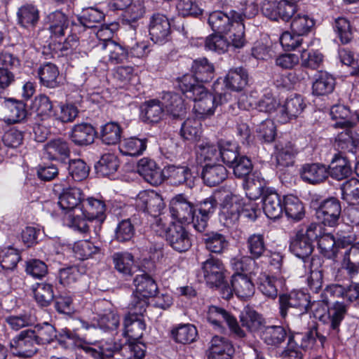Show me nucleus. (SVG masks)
<instances>
[{
  "instance_id": "nucleus-57",
  "label": "nucleus",
  "mask_w": 359,
  "mask_h": 359,
  "mask_svg": "<svg viewBox=\"0 0 359 359\" xmlns=\"http://www.w3.org/2000/svg\"><path fill=\"white\" fill-rule=\"evenodd\" d=\"M119 162L116 156L113 154H104L95 165V169L98 175L109 177L117 170Z\"/></svg>"
},
{
  "instance_id": "nucleus-37",
  "label": "nucleus",
  "mask_w": 359,
  "mask_h": 359,
  "mask_svg": "<svg viewBox=\"0 0 359 359\" xmlns=\"http://www.w3.org/2000/svg\"><path fill=\"white\" fill-rule=\"evenodd\" d=\"M97 48L104 51L109 61L113 64L123 62L128 57L127 50L114 41L100 42L97 45Z\"/></svg>"
},
{
  "instance_id": "nucleus-49",
  "label": "nucleus",
  "mask_w": 359,
  "mask_h": 359,
  "mask_svg": "<svg viewBox=\"0 0 359 359\" xmlns=\"http://www.w3.org/2000/svg\"><path fill=\"white\" fill-rule=\"evenodd\" d=\"M242 326L250 332H255L263 328L265 320L261 314L252 309L246 308L240 316Z\"/></svg>"
},
{
  "instance_id": "nucleus-63",
  "label": "nucleus",
  "mask_w": 359,
  "mask_h": 359,
  "mask_svg": "<svg viewBox=\"0 0 359 359\" xmlns=\"http://www.w3.org/2000/svg\"><path fill=\"white\" fill-rule=\"evenodd\" d=\"M334 29L343 44L351 42L353 37V27L347 18L339 17L335 19Z\"/></svg>"
},
{
  "instance_id": "nucleus-35",
  "label": "nucleus",
  "mask_w": 359,
  "mask_h": 359,
  "mask_svg": "<svg viewBox=\"0 0 359 359\" xmlns=\"http://www.w3.org/2000/svg\"><path fill=\"white\" fill-rule=\"evenodd\" d=\"M95 136V130L90 124L81 123L73 127L70 138L75 144L84 146L93 143Z\"/></svg>"
},
{
  "instance_id": "nucleus-27",
  "label": "nucleus",
  "mask_w": 359,
  "mask_h": 359,
  "mask_svg": "<svg viewBox=\"0 0 359 359\" xmlns=\"http://www.w3.org/2000/svg\"><path fill=\"white\" fill-rule=\"evenodd\" d=\"M170 333L175 342L182 344L196 341L198 336L196 327L190 323L178 324L171 328Z\"/></svg>"
},
{
  "instance_id": "nucleus-24",
  "label": "nucleus",
  "mask_w": 359,
  "mask_h": 359,
  "mask_svg": "<svg viewBox=\"0 0 359 359\" xmlns=\"http://www.w3.org/2000/svg\"><path fill=\"white\" fill-rule=\"evenodd\" d=\"M318 246L320 253L327 259H335L338 257L339 255H341L342 257L341 260H343L344 253L349 250V258L353 260L351 257V249H346L344 251L338 249L336 240L334 236L330 233L320 236L318 240Z\"/></svg>"
},
{
  "instance_id": "nucleus-3",
  "label": "nucleus",
  "mask_w": 359,
  "mask_h": 359,
  "mask_svg": "<svg viewBox=\"0 0 359 359\" xmlns=\"http://www.w3.org/2000/svg\"><path fill=\"white\" fill-rule=\"evenodd\" d=\"M206 319L213 329L218 332H225L224 323H226L233 337L242 339L246 337L245 332L240 327L236 318L222 308L216 306H209Z\"/></svg>"
},
{
  "instance_id": "nucleus-44",
  "label": "nucleus",
  "mask_w": 359,
  "mask_h": 359,
  "mask_svg": "<svg viewBox=\"0 0 359 359\" xmlns=\"http://www.w3.org/2000/svg\"><path fill=\"white\" fill-rule=\"evenodd\" d=\"M134 284L135 292L145 297H153L158 290L156 281L146 273L137 275L134 279Z\"/></svg>"
},
{
  "instance_id": "nucleus-42",
  "label": "nucleus",
  "mask_w": 359,
  "mask_h": 359,
  "mask_svg": "<svg viewBox=\"0 0 359 359\" xmlns=\"http://www.w3.org/2000/svg\"><path fill=\"white\" fill-rule=\"evenodd\" d=\"M147 139L131 137L123 140L119 144V151L124 156L141 155L147 149Z\"/></svg>"
},
{
  "instance_id": "nucleus-41",
  "label": "nucleus",
  "mask_w": 359,
  "mask_h": 359,
  "mask_svg": "<svg viewBox=\"0 0 359 359\" xmlns=\"http://www.w3.org/2000/svg\"><path fill=\"white\" fill-rule=\"evenodd\" d=\"M6 118L8 123H15L27 116L26 104L22 101L10 98L5 102Z\"/></svg>"
},
{
  "instance_id": "nucleus-51",
  "label": "nucleus",
  "mask_w": 359,
  "mask_h": 359,
  "mask_svg": "<svg viewBox=\"0 0 359 359\" xmlns=\"http://www.w3.org/2000/svg\"><path fill=\"white\" fill-rule=\"evenodd\" d=\"M219 144L218 145L208 140H202L196 147L197 159L201 162L213 161L219 158Z\"/></svg>"
},
{
  "instance_id": "nucleus-29",
  "label": "nucleus",
  "mask_w": 359,
  "mask_h": 359,
  "mask_svg": "<svg viewBox=\"0 0 359 359\" xmlns=\"http://www.w3.org/2000/svg\"><path fill=\"white\" fill-rule=\"evenodd\" d=\"M164 104L158 100H150L141 107L142 120L145 123H158L165 115Z\"/></svg>"
},
{
  "instance_id": "nucleus-23",
  "label": "nucleus",
  "mask_w": 359,
  "mask_h": 359,
  "mask_svg": "<svg viewBox=\"0 0 359 359\" xmlns=\"http://www.w3.org/2000/svg\"><path fill=\"white\" fill-rule=\"evenodd\" d=\"M263 211L271 219L280 217L283 212V205L280 196L273 191L266 190L262 198Z\"/></svg>"
},
{
  "instance_id": "nucleus-15",
  "label": "nucleus",
  "mask_w": 359,
  "mask_h": 359,
  "mask_svg": "<svg viewBox=\"0 0 359 359\" xmlns=\"http://www.w3.org/2000/svg\"><path fill=\"white\" fill-rule=\"evenodd\" d=\"M137 172L143 179L154 186L161 184L164 181V169L161 170L156 163L149 158H143L138 161Z\"/></svg>"
},
{
  "instance_id": "nucleus-13",
  "label": "nucleus",
  "mask_w": 359,
  "mask_h": 359,
  "mask_svg": "<svg viewBox=\"0 0 359 359\" xmlns=\"http://www.w3.org/2000/svg\"><path fill=\"white\" fill-rule=\"evenodd\" d=\"M306 104L300 95L294 94L287 97L284 104L279 107L278 121L285 123L299 116L304 110Z\"/></svg>"
},
{
  "instance_id": "nucleus-4",
  "label": "nucleus",
  "mask_w": 359,
  "mask_h": 359,
  "mask_svg": "<svg viewBox=\"0 0 359 359\" xmlns=\"http://www.w3.org/2000/svg\"><path fill=\"white\" fill-rule=\"evenodd\" d=\"M300 0H266L262 3V12L272 20L281 19L285 22L292 20L298 11L297 3Z\"/></svg>"
},
{
  "instance_id": "nucleus-52",
  "label": "nucleus",
  "mask_w": 359,
  "mask_h": 359,
  "mask_svg": "<svg viewBox=\"0 0 359 359\" xmlns=\"http://www.w3.org/2000/svg\"><path fill=\"white\" fill-rule=\"evenodd\" d=\"M248 75L243 68L230 69L226 76V86L235 90H242L248 84Z\"/></svg>"
},
{
  "instance_id": "nucleus-8",
  "label": "nucleus",
  "mask_w": 359,
  "mask_h": 359,
  "mask_svg": "<svg viewBox=\"0 0 359 359\" xmlns=\"http://www.w3.org/2000/svg\"><path fill=\"white\" fill-rule=\"evenodd\" d=\"M137 208L154 218L157 217L165 208L162 196L154 191H141L136 198Z\"/></svg>"
},
{
  "instance_id": "nucleus-60",
  "label": "nucleus",
  "mask_w": 359,
  "mask_h": 359,
  "mask_svg": "<svg viewBox=\"0 0 359 359\" xmlns=\"http://www.w3.org/2000/svg\"><path fill=\"white\" fill-rule=\"evenodd\" d=\"M342 199L350 205L359 203V180L351 178L344 182L341 187Z\"/></svg>"
},
{
  "instance_id": "nucleus-9",
  "label": "nucleus",
  "mask_w": 359,
  "mask_h": 359,
  "mask_svg": "<svg viewBox=\"0 0 359 359\" xmlns=\"http://www.w3.org/2000/svg\"><path fill=\"white\" fill-rule=\"evenodd\" d=\"M171 216L181 223H192L194 227L196 208L182 195L174 197L170 205Z\"/></svg>"
},
{
  "instance_id": "nucleus-18",
  "label": "nucleus",
  "mask_w": 359,
  "mask_h": 359,
  "mask_svg": "<svg viewBox=\"0 0 359 359\" xmlns=\"http://www.w3.org/2000/svg\"><path fill=\"white\" fill-rule=\"evenodd\" d=\"M323 260L320 257L314 255L311 257L306 267L309 270L307 285L309 290L313 293H318L323 287Z\"/></svg>"
},
{
  "instance_id": "nucleus-26",
  "label": "nucleus",
  "mask_w": 359,
  "mask_h": 359,
  "mask_svg": "<svg viewBox=\"0 0 359 359\" xmlns=\"http://www.w3.org/2000/svg\"><path fill=\"white\" fill-rule=\"evenodd\" d=\"M327 168L329 175L337 180L347 178L352 173L350 161L340 153L334 154Z\"/></svg>"
},
{
  "instance_id": "nucleus-40",
  "label": "nucleus",
  "mask_w": 359,
  "mask_h": 359,
  "mask_svg": "<svg viewBox=\"0 0 359 359\" xmlns=\"http://www.w3.org/2000/svg\"><path fill=\"white\" fill-rule=\"evenodd\" d=\"M203 241L205 248L210 252L221 254L228 249L229 242L226 236L217 231H211L204 234Z\"/></svg>"
},
{
  "instance_id": "nucleus-38",
  "label": "nucleus",
  "mask_w": 359,
  "mask_h": 359,
  "mask_svg": "<svg viewBox=\"0 0 359 359\" xmlns=\"http://www.w3.org/2000/svg\"><path fill=\"white\" fill-rule=\"evenodd\" d=\"M48 29L55 37H61L65 34L69 28V21L68 17L62 12L56 11L49 13L46 17Z\"/></svg>"
},
{
  "instance_id": "nucleus-34",
  "label": "nucleus",
  "mask_w": 359,
  "mask_h": 359,
  "mask_svg": "<svg viewBox=\"0 0 359 359\" xmlns=\"http://www.w3.org/2000/svg\"><path fill=\"white\" fill-rule=\"evenodd\" d=\"M287 333L280 325L264 326L260 332V338L268 346L278 347L285 341Z\"/></svg>"
},
{
  "instance_id": "nucleus-5",
  "label": "nucleus",
  "mask_w": 359,
  "mask_h": 359,
  "mask_svg": "<svg viewBox=\"0 0 359 359\" xmlns=\"http://www.w3.org/2000/svg\"><path fill=\"white\" fill-rule=\"evenodd\" d=\"M231 97V95L227 93L224 94H218L215 96L211 93H208L205 88L203 92L196 94L191 100L194 102V110L196 114L200 116L201 118H205L212 116L215 110L219 103L223 104L226 102Z\"/></svg>"
},
{
  "instance_id": "nucleus-10",
  "label": "nucleus",
  "mask_w": 359,
  "mask_h": 359,
  "mask_svg": "<svg viewBox=\"0 0 359 359\" xmlns=\"http://www.w3.org/2000/svg\"><path fill=\"white\" fill-rule=\"evenodd\" d=\"M149 32L155 43L162 45L168 41L171 34L168 18L163 14H154L150 18Z\"/></svg>"
},
{
  "instance_id": "nucleus-48",
  "label": "nucleus",
  "mask_w": 359,
  "mask_h": 359,
  "mask_svg": "<svg viewBox=\"0 0 359 359\" xmlns=\"http://www.w3.org/2000/svg\"><path fill=\"white\" fill-rule=\"evenodd\" d=\"M334 86V78L327 72H320L313 83V94L317 96L326 95L333 91Z\"/></svg>"
},
{
  "instance_id": "nucleus-58",
  "label": "nucleus",
  "mask_w": 359,
  "mask_h": 359,
  "mask_svg": "<svg viewBox=\"0 0 359 359\" xmlns=\"http://www.w3.org/2000/svg\"><path fill=\"white\" fill-rule=\"evenodd\" d=\"M346 275L355 283H359V261L351 260L349 258V250L344 253L342 260L341 268L338 272L339 278L344 277L342 274Z\"/></svg>"
},
{
  "instance_id": "nucleus-1",
  "label": "nucleus",
  "mask_w": 359,
  "mask_h": 359,
  "mask_svg": "<svg viewBox=\"0 0 359 359\" xmlns=\"http://www.w3.org/2000/svg\"><path fill=\"white\" fill-rule=\"evenodd\" d=\"M81 348L93 359H111L118 351H121L127 359H142L145 355V346L135 341H129L123 346L113 341H95L85 343Z\"/></svg>"
},
{
  "instance_id": "nucleus-39",
  "label": "nucleus",
  "mask_w": 359,
  "mask_h": 359,
  "mask_svg": "<svg viewBox=\"0 0 359 359\" xmlns=\"http://www.w3.org/2000/svg\"><path fill=\"white\" fill-rule=\"evenodd\" d=\"M83 198V195L79 188L69 187L64 189L60 194L58 205L62 210H72L81 204Z\"/></svg>"
},
{
  "instance_id": "nucleus-22",
  "label": "nucleus",
  "mask_w": 359,
  "mask_h": 359,
  "mask_svg": "<svg viewBox=\"0 0 359 359\" xmlns=\"http://www.w3.org/2000/svg\"><path fill=\"white\" fill-rule=\"evenodd\" d=\"M353 127L341 128L343 130L337 135L335 139V146L339 153L355 154L359 146V139L353 132Z\"/></svg>"
},
{
  "instance_id": "nucleus-64",
  "label": "nucleus",
  "mask_w": 359,
  "mask_h": 359,
  "mask_svg": "<svg viewBox=\"0 0 359 359\" xmlns=\"http://www.w3.org/2000/svg\"><path fill=\"white\" fill-rule=\"evenodd\" d=\"M225 34H217L214 32L206 37L205 48L207 50L216 52L219 54L225 53L230 46V43L223 36Z\"/></svg>"
},
{
  "instance_id": "nucleus-61",
  "label": "nucleus",
  "mask_w": 359,
  "mask_h": 359,
  "mask_svg": "<svg viewBox=\"0 0 359 359\" xmlns=\"http://www.w3.org/2000/svg\"><path fill=\"white\" fill-rule=\"evenodd\" d=\"M33 292L36 302L43 307L48 306L55 298L53 287L49 283H37Z\"/></svg>"
},
{
  "instance_id": "nucleus-59",
  "label": "nucleus",
  "mask_w": 359,
  "mask_h": 359,
  "mask_svg": "<svg viewBox=\"0 0 359 359\" xmlns=\"http://www.w3.org/2000/svg\"><path fill=\"white\" fill-rule=\"evenodd\" d=\"M100 252V248L88 240L77 241L73 247L74 257L79 260L92 258Z\"/></svg>"
},
{
  "instance_id": "nucleus-14",
  "label": "nucleus",
  "mask_w": 359,
  "mask_h": 359,
  "mask_svg": "<svg viewBox=\"0 0 359 359\" xmlns=\"http://www.w3.org/2000/svg\"><path fill=\"white\" fill-rule=\"evenodd\" d=\"M347 312V308L344 303L339 301L334 302L328 307L327 315L324 320L325 327H327V334L332 337H336L339 332L341 323L344 320Z\"/></svg>"
},
{
  "instance_id": "nucleus-45",
  "label": "nucleus",
  "mask_w": 359,
  "mask_h": 359,
  "mask_svg": "<svg viewBox=\"0 0 359 359\" xmlns=\"http://www.w3.org/2000/svg\"><path fill=\"white\" fill-rule=\"evenodd\" d=\"M213 65L203 57L195 60L191 65V72L196 79L203 83L211 81L214 77Z\"/></svg>"
},
{
  "instance_id": "nucleus-21",
  "label": "nucleus",
  "mask_w": 359,
  "mask_h": 359,
  "mask_svg": "<svg viewBox=\"0 0 359 359\" xmlns=\"http://www.w3.org/2000/svg\"><path fill=\"white\" fill-rule=\"evenodd\" d=\"M302 236V233L296 232L290 238L289 248L292 254L304 261V266L306 267L311 258L310 255L313 251V245Z\"/></svg>"
},
{
  "instance_id": "nucleus-12",
  "label": "nucleus",
  "mask_w": 359,
  "mask_h": 359,
  "mask_svg": "<svg viewBox=\"0 0 359 359\" xmlns=\"http://www.w3.org/2000/svg\"><path fill=\"white\" fill-rule=\"evenodd\" d=\"M201 273L208 285L219 287L224 278V266L219 259L211 256L202 263Z\"/></svg>"
},
{
  "instance_id": "nucleus-46",
  "label": "nucleus",
  "mask_w": 359,
  "mask_h": 359,
  "mask_svg": "<svg viewBox=\"0 0 359 359\" xmlns=\"http://www.w3.org/2000/svg\"><path fill=\"white\" fill-rule=\"evenodd\" d=\"M245 245L250 257L255 259L261 258L266 250L264 236L259 233L250 234L246 239Z\"/></svg>"
},
{
  "instance_id": "nucleus-6",
  "label": "nucleus",
  "mask_w": 359,
  "mask_h": 359,
  "mask_svg": "<svg viewBox=\"0 0 359 359\" xmlns=\"http://www.w3.org/2000/svg\"><path fill=\"white\" fill-rule=\"evenodd\" d=\"M37 346L35 332L31 329L20 332L10 341L11 353L22 358L33 356L37 352Z\"/></svg>"
},
{
  "instance_id": "nucleus-32",
  "label": "nucleus",
  "mask_w": 359,
  "mask_h": 359,
  "mask_svg": "<svg viewBox=\"0 0 359 359\" xmlns=\"http://www.w3.org/2000/svg\"><path fill=\"white\" fill-rule=\"evenodd\" d=\"M276 158L277 163L283 167L292 165L297 150L294 144L285 140H278L276 143Z\"/></svg>"
},
{
  "instance_id": "nucleus-16",
  "label": "nucleus",
  "mask_w": 359,
  "mask_h": 359,
  "mask_svg": "<svg viewBox=\"0 0 359 359\" xmlns=\"http://www.w3.org/2000/svg\"><path fill=\"white\" fill-rule=\"evenodd\" d=\"M217 201L212 196L201 201L196 209L194 229L198 232L205 231L210 215L213 214L217 207Z\"/></svg>"
},
{
  "instance_id": "nucleus-11",
  "label": "nucleus",
  "mask_w": 359,
  "mask_h": 359,
  "mask_svg": "<svg viewBox=\"0 0 359 359\" xmlns=\"http://www.w3.org/2000/svg\"><path fill=\"white\" fill-rule=\"evenodd\" d=\"M165 238L170 247L179 252H186L191 246L190 235L181 224H171L165 231Z\"/></svg>"
},
{
  "instance_id": "nucleus-62",
  "label": "nucleus",
  "mask_w": 359,
  "mask_h": 359,
  "mask_svg": "<svg viewBox=\"0 0 359 359\" xmlns=\"http://www.w3.org/2000/svg\"><path fill=\"white\" fill-rule=\"evenodd\" d=\"M314 25L313 19L308 15L297 14L292 19L290 27L296 35L302 36L309 33Z\"/></svg>"
},
{
  "instance_id": "nucleus-56",
  "label": "nucleus",
  "mask_w": 359,
  "mask_h": 359,
  "mask_svg": "<svg viewBox=\"0 0 359 359\" xmlns=\"http://www.w3.org/2000/svg\"><path fill=\"white\" fill-rule=\"evenodd\" d=\"M164 105L166 112L173 118H180L186 114V108L182 97L177 93H168Z\"/></svg>"
},
{
  "instance_id": "nucleus-25",
  "label": "nucleus",
  "mask_w": 359,
  "mask_h": 359,
  "mask_svg": "<svg viewBox=\"0 0 359 359\" xmlns=\"http://www.w3.org/2000/svg\"><path fill=\"white\" fill-rule=\"evenodd\" d=\"M231 287L235 294L241 299L252 297L255 290L251 278L243 273H236L232 276Z\"/></svg>"
},
{
  "instance_id": "nucleus-47",
  "label": "nucleus",
  "mask_w": 359,
  "mask_h": 359,
  "mask_svg": "<svg viewBox=\"0 0 359 359\" xmlns=\"http://www.w3.org/2000/svg\"><path fill=\"white\" fill-rule=\"evenodd\" d=\"M38 75L41 85L50 88H55L59 86V71L54 64L47 62L41 66L38 69Z\"/></svg>"
},
{
  "instance_id": "nucleus-7",
  "label": "nucleus",
  "mask_w": 359,
  "mask_h": 359,
  "mask_svg": "<svg viewBox=\"0 0 359 359\" xmlns=\"http://www.w3.org/2000/svg\"><path fill=\"white\" fill-rule=\"evenodd\" d=\"M341 212L340 201L334 197L323 200L316 209V217L324 225L336 226L339 220Z\"/></svg>"
},
{
  "instance_id": "nucleus-19",
  "label": "nucleus",
  "mask_w": 359,
  "mask_h": 359,
  "mask_svg": "<svg viewBox=\"0 0 359 359\" xmlns=\"http://www.w3.org/2000/svg\"><path fill=\"white\" fill-rule=\"evenodd\" d=\"M16 18L19 26L27 29H32L39 22V11L32 4H25L18 8Z\"/></svg>"
},
{
  "instance_id": "nucleus-31",
  "label": "nucleus",
  "mask_w": 359,
  "mask_h": 359,
  "mask_svg": "<svg viewBox=\"0 0 359 359\" xmlns=\"http://www.w3.org/2000/svg\"><path fill=\"white\" fill-rule=\"evenodd\" d=\"M232 197L226 196L222 204L219 219L226 227L235 224L241 215V205L232 201Z\"/></svg>"
},
{
  "instance_id": "nucleus-17",
  "label": "nucleus",
  "mask_w": 359,
  "mask_h": 359,
  "mask_svg": "<svg viewBox=\"0 0 359 359\" xmlns=\"http://www.w3.org/2000/svg\"><path fill=\"white\" fill-rule=\"evenodd\" d=\"M234 353L232 344L225 337L214 336L207 351L208 359H231Z\"/></svg>"
},
{
  "instance_id": "nucleus-50",
  "label": "nucleus",
  "mask_w": 359,
  "mask_h": 359,
  "mask_svg": "<svg viewBox=\"0 0 359 359\" xmlns=\"http://www.w3.org/2000/svg\"><path fill=\"white\" fill-rule=\"evenodd\" d=\"M179 88L189 99L203 92L204 86L194 74H185L178 79Z\"/></svg>"
},
{
  "instance_id": "nucleus-55",
  "label": "nucleus",
  "mask_w": 359,
  "mask_h": 359,
  "mask_svg": "<svg viewBox=\"0 0 359 359\" xmlns=\"http://www.w3.org/2000/svg\"><path fill=\"white\" fill-rule=\"evenodd\" d=\"M283 207L287 217L299 221L304 215V206L300 200L293 196L287 195L283 199Z\"/></svg>"
},
{
  "instance_id": "nucleus-30",
  "label": "nucleus",
  "mask_w": 359,
  "mask_h": 359,
  "mask_svg": "<svg viewBox=\"0 0 359 359\" xmlns=\"http://www.w3.org/2000/svg\"><path fill=\"white\" fill-rule=\"evenodd\" d=\"M301 177L310 184H318L325 180L328 175V168L323 164L311 163L303 165L301 170Z\"/></svg>"
},
{
  "instance_id": "nucleus-20",
  "label": "nucleus",
  "mask_w": 359,
  "mask_h": 359,
  "mask_svg": "<svg viewBox=\"0 0 359 359\" xmlns=\"http://www.w3.org/2000/svg\"><path fill=\"white\" fill-rule=\"evenodd\" d=\"M167 179L174 186L192 184V173L189 167L185 165H169L164 168V180Z\"/></svg>"
},
{
  "instance_id": "nucleus-28",
  "label": "nucleus",
  "mask_w": 359,
  "mask_h": 359,
  "mask_svg": "<svg viewBox=\"0 0 359 359\" xmlns=\"http://www.w3.org/2000/svg\"><path fill=\"white\" fill-rule=\"evenodd\" d=\"M123 335L129 340L137 341L142 338L146 329V324L142 317L133 315L126 316L123 321Z\"/></svg>"
},
{
  "instance_id": "nucleus-33",
  "label": "nucleus",
  "mask_w": 359,
  "mask_h": 359,
  "mask_svg": "<svg viewBox=\"0 0 359 359\" xmlns=\"http://www.w3.org/2000/svg\"><path fill=\"white\" fill-rule=\"evenodd\" d=\"M47 158L50 160L65 161L69 158L70 149L67 142L57 138L48 142L43 147Z\"/></svg>"
},
{
  "instance_id": "nucleus-43",
  "label": "nucleus",
  "mask_w": 359,
  "mask_h": 359,
  "mask_svg": "<svg viewBox=\"0 0 359 359\" xmlns=\"http://www.w3.org/2000/svg\"><path fill=\"white\" fill-rule=\"evenodd\" d=\"M82 207L84 210H81V211L88 220L99 219L102 221L104 219L106 205L103 201L88 198L82 204Z\"/></svg>"
},
{
  "instance_id": "nucleus-54",
  "label": "nucleus",
  "mask_w": 359,
  "mask_h": 359,
  "mask_svg": "<svg viewBox=\"0 0 359 359\" xmlns=\"http://www.w3.org/2000/svg\"><path fill=\"white\" fill-rule=\"evenodd\" d=\"M115 269L126 276H130L135 269L134 259L129 252H115L112 255Z\"/></svg>"
},
{
  "instance_id": "nucleus-53",
  "label": "nucleus",
  "mask_w": 359,
  "mask_h": 359,
  "mask_svg": "<svg viewBox=\"0 0 359 359\" xmlns=\"http://www.w3.org/2000/svg\"><path fill=\"white\" fill-rule=\"evenodd\" d=\"M122 129L116 122H109L103 125L100 129V139L107 145H114L120 142Z\"/></svg>"
},
{
  "instance_id": "nucleus-36",
  "label": "nucleus",
  "mask_w": 359,
  "mask_h": 359,
  "mask_svg": "<svg viewBox=\"0 0 359 359\" xmlns=\"http://www.w3.org/2000/svg\"><path fill=\"white\" fill-rule=\"evenodd\" d=\"M227 177V170L221 164H207L203 167L202 178L209 187H214L222 182Z\"/></svg>"
},
{
  "instance_id": "nucleus-2",
  "label": "nucleus",
  "mask_w": 359,
  "mask_h": 359,
  "mask_svg": "<svg viewBox=\"0 0 359 359\" xmlns=\"http://www.w3.org/2000/svg\"><path fill=\"white\" fill-rule=\"evenodd\" d=\"M257 13V8L253 4L245 3L238 10H231L228 13L222 11L210 12L207 22L214 32L228 34L236 22H243L245 18H251Z\"/></svg>"
}]
</instances>
